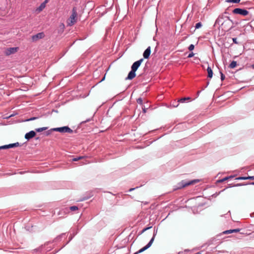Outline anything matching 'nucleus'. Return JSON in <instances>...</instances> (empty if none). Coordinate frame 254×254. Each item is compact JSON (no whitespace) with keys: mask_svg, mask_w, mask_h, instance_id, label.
<instances>
[{"mask_svg":"<svg viewBox=\"0 0 254 254\" xmlns=\"http://www.w3.org/2000/svg\"><path fill=\"white\" fill-rule=\"evenodd\" d=\"M72 238H73L72 237H69V241L66 243V244L65 245H66L69 241H70L72 240Z\"/></svg>","mask_w":254,"mask_h":254,"instance_id":"obj_41","label":"nucleus"},{"mask_svg":"<svg viewBox=\"0 0 254 254\" xmlns=\"http://www.w3.org/2000/svg\"><path fill=\"white\" fill-rule=\"evenodd\" d=\"M200 254V252H197V253H195V254Z\"/></svg>","mask_w":254,"mask_h":254,"instance_id":"obj_50","label":"nucleus"},{"mask_svg":"<svg viewBox=\"0 0 254 254\" xmlns=\"http://www.w3.org/2000/svg\"><path fill=\"white\" fill-rule=\"evenodd\" d=\"M53 131H54L53 128L50 129V130H47L46 132H45V134H46V135L48 136V135H49L50 134H51L52 132Z\"/></svg>","mask_w":254,"mask_h":254,"instance_id":"obj_23","label":"nucleus"},{"mask_svg":"<svg viewBox=\"0 0 254 254\" xmlns=\"http://www.w3.org/2000/svg\"><path fill=\"white\" fill-rule=\"evenodd\" d=\"M78 209V208L76 206H72L69 207V208H65V210L66 211H68L69 210L73 211L77 210Z\"/></svg>","mask_w":254,"mask_h":254,"instance_id":"obj_16","label":"nucleus"},{"mask_svg":"<svg viewBox=\"0 0 254 254\" xmlns=\"http://www.w3.org/2000/svg\"><path fill=\"white\" fill-rule=\"evenodd\" d=\"M137 188H138V187H136V188H131V189H130L129 190H128V191L130 192V191H132V190H134L135 189H137Z\"/></svg>","mask_w":254,"mask_h":254,"instance_id":"obj_37","label":"nucleus"},{"mask_svg":"<svg viewBox=\"0 0 254 254\" xmlns=\"http://www.w3.org/2000/svg\"><path fill=\"white\" fill-rule=\"evenodd\" d=\"M250 184L254 185V182L251 183Z\"/></svg>","mask_w":254,"mask_h":254,"instance_id":"obj_48","label":"nucleus"},{"mask_svg":"<svg viewBox=\"0 0 254 254\" xmlns=\"http://www.w3.org/2000/svg\"><path fill=\"white\" fill-rule=\"evenodd\" d=\"M198 180H194L190 181H187L186 180H183L180 183H178L176 186L175 187L174 189V190H177L178 189H180L183 188L186 186H189L191 184H192L194 183L198 182Z\"/></svg>","mask_w":254,"mask_h":254,"instance_id":"obj_1","label":"nucleus"},{"mask_svg":"<svg viewBox=\"0 0 254 254\" xmlns=\"http://www.w3.org/2000/svg\"><path fill=\"white\" fill-rule=\"evenodd\" d=\"M61 26H62V27H63V28H64V25L63 24H61Z\"/></svg>","mask_w":254,"mask_h":254,"instance_id":"obj_47","label":"nucleus"},{"mask_svg":"<svg viewBox=\"0 0 254 254\" xmlns=\"http://www.w3.org/2000/svg\"><path fill=\"white\" fill-rule=\"evenodd\" d=\"M146 110H147L146 108H142V111H143V112L144 113H145L146 112Z\"/></svg>","mask_w":254,"mask_h":254,"instance_id":"obj_38","label":"nucleus"},{"mask_svg":"<svg viewBox=\"0 0 254 254\" xmlns=\"http://www.w3.org/2000/svg\"><path fill=\"white\" fill-rule=\"evenodd\" d=\"M236 179L238 180H247V177H239Z\"/></svg>","mask_w":254,"mask_h":254,"instance_id":"obj_27","label":"nucleus"},{"mask_svg":"<svg viewBox=\"0 0 254 254\" xmlns=\"http://www.w3.org/2000/svg\"><path fill=\"white\" fill-rule=\"evenodd\" d=\"M151 53V48L148 47L144 52L143 56L144 58L148 59Z\"/></svg>","mask_w":254,"mask_h":254,"instance_id":"obj_11","label":"nucleus"},{"mask_svg":"<svg viewBox=\"0 0 254 254\" xmlns=\"http://www.w3.org/2000/svg\"><path fill=\"white\" fill-rule=\"evenodd\" d=\"M190 98L189 97H184V98H182L179 99V100L178 101V102L183 103L188 102V101H190Z\"/></svg>","mask_w":254,"mask_h":254,"instance_id":"obj_13","label":"nucleus"},{"mask_svg":"<svg viewBox=\"0 0 254 254\" xmlns=\"http://www.w3.org/2000/svg\"><path fill=\"white\" fill-rule=\"evenodd\" d=\"M48 2V0H45L43 3H45V5Z\"/></svg>","mask_w":254,"mask_h":254,"instance_id":"obj_42","label":"nucleus"},{"mask_svg":"<svg viewBox=\"0 0 254 254\" xmlns=\"http://www.w3.org/2000/svg\"><path fill=\"white\" fill-rule=\"evenodd\" d=\"M87 198H83V199H82L81 200H85V199H87Z\"/></svg>","mask_w":254,"mask_h":254,"instance_id":"obj_52","label":"nucleus"},{"mask_svg":"<svg viewBox=\"0 0 254 254\" xmlns=\"http://www.w3.org/2000/svg\"><path fill=\"white\" fill-rule=\"evenodd\" d=\"M133 254H137V253H135Z\"/></svg>","mask_w":254,"mask_h":254,"instance_id":"obj_55","label":"nucleus"},{"mask_svg":"<svg viewBox=\"0 0 254 254\" xmlns=\"http://www.w3.org/2000/svg\"><path fill=\"white\" fill-rule=\"evenodd\" d=\"M239 64H227V66H225V68L227 70L233 69L236 67Z\"/></svg>","mask_w":254,"mask_h":254,"instance_id":"obj_14","label":"nucleus"},{"mask_svg":"<svg viewBox=\"0 0 254 254\" xmlns=\"http://www.w3.org/2000/svg\"><path fill=\"white\" fill-rule=\"evenodd\" d=\"M194 46L193 44H191L190 45L189 47V50L190 51H192L194 49Z\"/></svg>","mask_w":254,"mask_h":254,"instance_id":"obj_30","label":"nucleus"},{"mask_svg":"<svg viewBox=\"0 0 254 254\" xmlns=\"http://www.w3.org/2000/svg\"><path fill=\"white\" fill-rule=\"evenodd\" d=\"M46 7L45 3H42L37 8V11L40 12L42 11Z\"/></svg>","mask_w":254,"mask_h":254,"instance_id":"obj_17","label":"nucleus"},{"mask_svg":"<svg viewBox=\"0 0 254 254\" xmlns=\"http://www.w3.org/2000/svg\"><path fill=\"white\" fill-rule=\"evenodd\" d=\"M247 180H254V176H248V177H247Z\"/></svg>","mask_w":254,"mask_h":254,"instance_id":"obj_32","label":"nucleus"},{"mask_svg":"<svg viewBox=\"0 0 254 254\" xmlns=\"http://www.w3.org/2000/svg\"><path fill=\"white\" fill-rule=\"evenodd\" d=\"M242 186V184H237L236 185H235V186L236 187H237V186Z\"/></svg>","mask_w":254,"mask_h":254,"instance_id":"obj_40","label":"nucleus"},{"mask_svg":"<svg viewBox=\"0 0 254 254\" xmlns=\"http://www.w3.org/2000/svg\"><path fill=\"white\" fill-rule=\"evenodd\" d=\"M231 64H237V63L235 61H232Z\"/></svg>","mask_w":254,"mask_h":254,"instance_id":"obj_43","label":"nucleus"},{"mask_svg":"<svg viewBox=\"0 0 254 254\" xmlns=\"http://www.w3.org/2000/svg\"><path fill=\"white\" fill-rule=\"evenodd\" d=\"M233 177H234L233 176H228V177H225V178H223V179H222L221 180H219L217 181V182L218 183H222V182H224V181H226V180H228V179H229L230 178H233Z\"/></svg>","mask_w":254,"mask_h":254,"instance_id":"obj_18","label":"nucleus"},{"mask_svg":"<svg viewBox=\"0 0 254 254\" xmlns=\"http://www.w3.org/2000/svg\"><path fill=\"white\" fill-rule=\"evenodd\" d=\"M85 157V156H79L78 157H75L72 159V161H77L79 160L82 159Z\"/></svg>","mask_w":254,"mask_h":254,"instance_id":"obj_20","label":"nucleus"},{"mask_svg":"<svg viewBox=\"0 0 254 254\" xmlns=\"http://www.w3.org/2000/svg\"><path fill=\"white\" fill-rule=\"evenodd\" d=\"M240 231V229H232L233 233L234 232H238Z\"/></svg>","mask_w":254,"mask_h":254,"instance_id":"obj_34","label":"nucleus"},{"mask_svg":"<svg viewBox=\"0 0 254 254\" xmlns=\"http://www.w3.org/2000/svg\"><path fill=\"white\" fill-rule=\"evenodd\" d=\"M92 117L90 119H88L86 120V121H85L84 122H83L82 123H87L88 122H89L92 120Z\"/></svg>","mask_w":254,"mask_h":254,"instance_id":"obj_36","label":"nucleus"},{"mask_svg":"<svg viewBox=\"0 0 254 254\" xmlns=\"http://www.w3.org/2000/svg\"><path fill=\"white\" fill-rule=\"evenodd\" d=\"M208 84H209V82H207V85H206V86L205 87H206L208 85Z\"/></svg>","mask_w":254,"mask_h":254,"instance_id":"obj_49","label":"nucleus"},{"mask_svg":"<svg viewBox=\"0 0 254 254\" xmlns=\"http://www.w3.org/2000/svg\"><path fill=\"white\" fill-rule=\"evenodd\" d=\"M110 68V66L107 69L106 71H107Z\"/></svg>","mask_w":254,"mask_h":254,"instance_id":"obj_51","label":"nucleus"},{"mask_svg":"<svg viewBox=\"0 0 254 254\" xmlns=\"http://www.w3.org/2000/svg\"><path fill=\"white\" fill-rule=\"evenodd\" d=\"M18 49V48L17 47L8 48L5 50L4 53L6 55L8 56L15 53L17 51Z\"/></svg>","mask_w":254,"mask_h":254,"instance_id":"obj_6","label":"nucleus"},{"mask_svg":"<svg viewBox=\"0 0 254 254\" xmlns=\"http://www.w3.org/2000/svg\"><path fill=\"white\" fill-rule=\"evenodd\" d=\"M232 40H233V42H234V43H235V44H238V42H237V38H233V39H232Z\"/></svg>","mask_w":254,"mask_h":254,"instance_id":"obj_35","label":"nucleus"},{"mask_svg":"<svg viewBox=\"0 0 254 254\" xmlns=\"http://www.w3.org/2000/svg\"><path fill=\"white\" fill-rule=\"evenodd\" d=\"M36 135V132L34 130H31L26 133L25 135V138L27 140H29Z\"/></svg>","mask_w":254,"mask_h":254,"instance_id":"obj_10","label":"nucleus"},{"mask_svg":"<svg viewBox=\"0 0 254 254\" xmlns=\"http://www.w3.org/2000/svg\"><path fill=\"white\" fill-rule=\"evenodd\" d=\"M53 129L54 131H59L62 133L68 132L71 133L73 132V131L67 126L53 128Z\"/></svg>","mask_w":254,"mask_h":254,"instance_id":"obj_4","label":"nucleus"},{"mask_svg":"<svg viewBox=\"0 0 254 254\" xmlns=\"http://www.w3.org/2000/svg\"><path fill=\"white\" fill-rule=\"evenodd\" d=\"M65 236V233H63L62 234H61L60 235L58 236V237H57L55 239H54V241L55 242H59V241H60L62 239V238L63 237H64Z\"/></svg>","mask_w":254,"mask_h":254,"instance_id":"obj_15","label":"nucleus"},{"mask_svg":"<svg viewBox=\"0 0 254 254\" xmlns=\"http://www.w3.org/2000/svg\"><path fill=\"white\" fill-rule=\"evenodd\" d=\"M232 233H233L232 229L226 230V231H225L223 232V233L225 234H231Z\"/></svg>","mask_w":254,"mask_h":254,"instance_id":"obj_28","label":"nucleus"},{"mask_svg":"<svg viewBox=\"0 0 254 254\" xmlns=\"http://www.w3.org/2000/svg\"><path fill=\"white\" fill-rule=\"evenodd\" d=\"M48 128L47 127H43L40 128H37L35 129V131L38 132L46 130Z\"/></svg>","mask_w":254,"mask_h":254,"instance_id":"obj_19","label":"nucleus"},{"mask_svg":"<svg viewBox=\"0 0 254 254\" xmlns=\"http://www.w3.org/2000/svg\"><path fill=\"white\" fill-rule=\"evenodd\" d=\"M137 103L139 104L142 105L143 103V100L141 98H139L137 99Z\"/></svg>","mask_w":254,"mask_h":254,"instance_id":"obj_26","label":"nucleus"},{"mask_svg":"<svg viewBox=\"0 0 254 254\" xmlns=\"http://www.w3.org/2000/svg\"><path fill=\"white\" fill-rule=\"evenodd\" d=\"M153 243V239H151L149 241V242H148V243L145 247H143L142 248L140 249L138 251L136 252V253H137V254L142 253L143 252L145 251V250H146L147 249L149 248L151 246Z\"/></svg>","mask_w":254,"mask_h":254,"instance_id":"obj_8","label":"nucleus"},{"mask_svg":"<svg viewBox=\"0 0 254 254\" xmlns=\"http://www.w3.org/2000/svg\"><path fill=\"white\" fill-rule=\"evenodd\" d=\"M241 69H242V67H240L238 70Z\"/></svg>","mask_w":254,"mask_h":254,"instance_id":"obj_54","label":"nucleus"},{"mask_svg":"<svg viewBox=\"0 0 254 254\" xmlns=\"http://www.w3.org/2000/svg\"><path fill=\"white\" fill-rule=\"evenodd\" d=\"M220 73L221 74V80L223 81L225 79V76L221 71H220Z\"/></svg>","mask_w":254,"mask_h":254,"instance_id":"obj_29","label":"nucleus"},{"mask_svg":"<svg viewBox=\"0 0 254 254\" xmlns=\"http://www.w3.org/2000/svg\"><path fill=\"white\" fill-rule=\"evenodd\" d=\"M36 119H37V117H32V118H30L29 119L26 120V121H30L34 120H35Z\"/></svg>","mask_w":254,"mask_h":254,"instance_id":"obj_33","label":"nucleus"},{"mask_svg":"<svg viewBox=\"0 0 254 254\" xmlns=\"http://www.w3.org/2000/svg\"><path fill=\"white\" fill-rule=\"evenodd\" d=\"M152 228V226H149V227H146V228H144L142 231L141 232H140V234H142L143 233H144V232H145L146 231H147V230L148 229H150V228Z\"/></svg>","mask_w":254,"mask_h":254,"instance_id":"obj_24","label":"nucleus"},{"mask_svg":"<svg viewBox=\"0 0 254 254\" xmlns=\"http://www.w3.org/2000/svg\"><path fill=\"white\" fill-rule=\"evenodd\" d=\"M207 73H208V75H207V77L208 78H212V76H213V71L211 69V68L210 67V66H208L207 68Z\"/></svg>","mask_w":254,"mask_h":254,"instance_id":"obj_12","label":"nucleus"},{"mask_svg":"<svg viewBox=\"0 0 254 254\" xmlns=\"http://www.w3.org/2000/svg\"><path fill=\"white\" fill-rule=\"evenodd\" d=\"M143 61V59H141L135 62L133 64H141V63Z\"/></svg>","mask_w":254,"mask_h":254,"instance_id":"obj_31","label":"nucleus"},{"mask_svg":"<svg viewBox=\"0 0 254 254\" xmlns=\"http://www.w3.org/2000/svg\"><path fill=\"white\" fill-rule=\"evenodd\" d=\"M19 143L18 142H16L14 143H11L7 145H4L0 146V149H9L11 148L16 147L17 146H19Z\"/></svg>","mask_w":254,"mask_h":254,"instance_id":"obj_7","label":"nucleus"},{"mask_svg":"<svg viewBox=\"0 0 254 254\" xmlns=\"http://www.w3.org/2000/svg\"><path fill=\"white\" fill-rule=\"evenodd\" d=\"M250 67L252 69H254V64H251Z\"/></svg>","mask_w":254,"mask_h":254,"instance_id":"obj_39","label":"nucleus"},{"mask_svg":"<svg viewBox=\"0 0 254 254\" xmlns=\"http://www.w3.org/2000/svg\"><path fill=\"white\" fill-rule=\"evenodd\" d=\"M233 13L234 14H239L242 15L246 16L248 14L249 12L246 9L237 8L233 10Z\"/></svg>","mask_w":254,"mask_h":254,"instance_id":"obj_5","label":"nucleus"},{"mask_svg":"<svg viewBox=\"0 0 254 254\" xmlns=\"http://www.w3.org/2000/svg\"><path fill=\"white\" fill-rule=\"evenodd\" d=\"M105 78V75L104 76V77L103 78V79L101 80V81H103V80H104Z\"/></svg>","mask_w":254,"mask_h":254,"instance_id":"obj_46","label":"nucleus"},{"mask_svg":"<svg viewBox=\"0 0 254 254\" xmlns=\"http://www.w3.org/2000/svg\"><path fill=\"white\" fill-rule=\"evenodd\" d=\"M241 0H226V1L227 2H233L235 3H239Z\"/></svg>","mask_w":254,"mask_h":254,"instance_id":"obj_21","label":"nucleus"},{"mask_svg":"<svg viewBox=\"0 0 254 254\" xmlns=\"http://www.w3.org/2000/svg\"><path fill=\"white\" fill-rule=\"evenodd\" d=\"M193 54L192 53V54H190V55H189V57H192V56H193Z\"/></svg>","mask_w":254,"mask_h":254,"instance_id":"obj_44","label":"nucleus"},{"mask_svg":"<svg viewBox=\"0 0 254 254\" xmlns=\"http://www.w3.org/2000/svg\"><path fill=\"white\" fill-rule=\"evenodd\" d=\"M200 91H198L197 94H199Z\"/></svg>","mask_w":254,"mask_h":254,"instance_id":"obj_53","label":"nucleus"},{"mask_svg":"<svg viewBox=\"0 0 254 254\" xmlns=\"http://www.w3.org/2000/svg\"><path fill=\"white\" fill-rule=\"evenodd\" d=\"M45 34L43 32L39 33L36 35L32 36V39L33 41H37V40L42 39L44 37Z\"/></svg>","mask_w":254,"mask_h":254,"instance_id":"obj_9","label":"nucleus"},{"mask_svg":"<svg viewBox=\"0 0 254 254\" xmlns=\"http://www.w3.org/2000/svg\"><path fill=\"white\" fill-rule=\"evenodd\" d=\"M140 65V64H132L131 70L128 73L127 77L125 78L126 80H131L134 78L136 76L135 72Z\"/></svg>","mask_w":254,"mask_h":254,"instance_id":"obj_2","label":"nucleus"},{"mask_svg":"<svg viewBox=\"0 0 254 254\" xmlns=\"http://www.w3.org/2000/svg\"><path fill=\"white\" fill-rule=\"evenodd\" d=\"M77 11L75 7H73L72 10V14L67 20V23L69 26L73 25L76 22Z\"/></svg>","mask_w":254,"mask_h":254,"instance_id":"obj_3","label":"nucleus"},{"mask_svg":"<svg viewBox=\"0 0 254 254\" xmlns=\"http://www.w3.org/2000/svg\"><path fill=\"white\" fill-rule=\"evenodd\" d=\"M201 26H202L201 23V22H198V23H197L195 24V27L196 29H198L200 27H201Z\"/></svg>","mask_w":254,"mask_h":254,"instance_id":"obj_25","label":"nucleus"},{"mask_svg":"<svg viewBox=\"0 0 254 254\" xmlns=\"http://www.w3.org/2000/svg\"><path fill=\"white\" fill-rule=\"evenodd\" d=\"M157 231H158V229L154 228V232H153V237L151 238V239H153V241L154 240L155 237L156 235H157Z\"/></svg>","mask_w":254,"mask_h":254,"instance_id":"obj_22","label":"nucleus"},{"mask_svg":"<svg viewBox=\"0 0 254 254\" xmlns=\"http://www.w3.org/2000/svg\"><path fill=\"white\" fill-rule=\"evenodd\" d=\"M178 105H179V104H177L176 105H173V106H174V107H178Z\"/></svg>","mask_w":254,"mask_h":254,"instance_id":"obj_45","label":"nucleus"}]
</instances>
